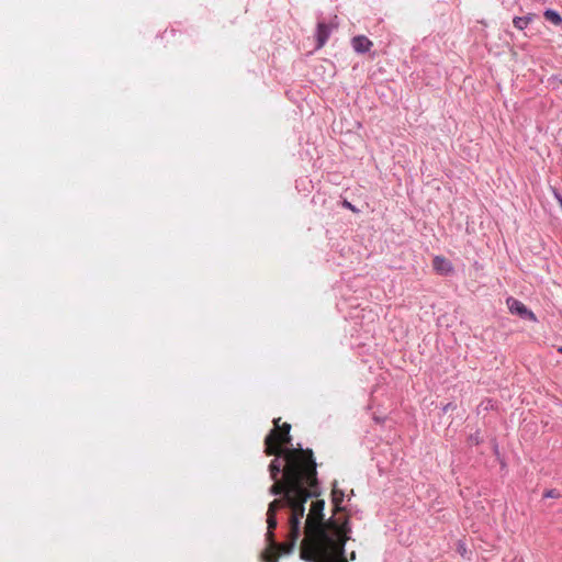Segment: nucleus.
Listing matches in <instances>:
<instances>
[{"instance_id": "obj_2", "label": "nucleus", "mask_w": 562, "mask_h": 562, "mask_svg": "<svg viewBox=\"0 0 562 562\" xmlns=\"http://www.w3.org/2000/svg\"><path fill=\"white\" fill-rule=\"evenodd\" d=\"M325 501L315 497L311 502L305 519L304 535L301 542L335 559H347L345 546L350 539L349 518L339 524L333 518L325 519Z\"/></svg>"}, {"instance_id": "obj_14", "label": "nucleus", "mask_w": 562, "mask_h": 562, "mask_svg": "<svg viewBox=\"0 0 562 562\" xmlns=\"http://www.w3.org/2000/svg\"><path fill=\"white\" fill-rule=\"evenodd\" d=\"M342 205L346 207V209H349L350 211L352 212H357L356 207L348 201H344Z\"/></svg>"}, {"instance_id": "obj_12", "label": "nucleus", "mask_w": 562, "mask_h": 562, "mask_svg": "<svg viewBox=\"0 0 562 562\" xmlns=\"http://www.w3.org/2000/svg\"><path fill=\"white\" fill-rule=\"evenodd\" d=\"M544 18H546V20L552 22L555 25H559L562 22L561 15L553 10H547L544 12Z\"/></svg>"}, {"instance_id": "obj_11", "label": "nucleus", "mask_w": 562, "mask_h": 562, "mask_svg": "<svg viewBox=\"0 0 562 562\" xmlns=\"http://www.w3.org/2000/svg\"><path fill=\"white\" fill-rule=\"evenodd\" d=\"M531 21L532 14L526 16H516L513 20V24L518 30H525Z\"/></svg>"}, {"instance_id": "obj_10", "label": "nucleus", "mask_w": 562, "mask_h": 562, "mask_svg": "<svg viewBox=\"0 0 562 562\" xmlns=\"http://www.w3.org/2000/svg\"><path fill=\"white\" fill-rule=\"evenodd\" d=\"M271 479L276 482L284 480V468L281 470V465L277 459L272 460L269 465Z\"/></svg>"}, {"instance_id": "obj_9", "label": "nucleus", "mask_w": 562, "mask_h": 562, "mask_svg": "<svg viewBox=\"0 0 562 562\" xmlns=\"http://www.w3.org/2000/svg\"><path fill=\"white\" fill-rule=\"evenodd\" d=\"M345 494L341 490L337 488L336 486L333 487L331 491V502L334 505V514H337L339 512H342L345 508L341 506V503L344 501Z\"/></svg>"}, {"instance_id": "obj_1", "label": "nucleus", "mask_w": 562, "mask_h": 562, "mask_svg": "<svg viewBox=\"0 0 562 562\" xmlns=\"http://www.w3.org/2000/svg\"><path fill=\"white\" fill-rule=\"evenodd\" d=\"M271 495H280L273 499L267 510L268 548L262 553L265 562H278L280 553H290L300 536L301 524L305 515L308 499L319 497L318 481L310 482L299 479L293 458L284 473V480L270 487Z\"/></svg>"}, {"instance_id": "obj_7", "label": "nucleus", "mask_w": 562, "mask_h": 562, "mask_svg": "<svg viewBox=\"0 0 562 562\" xmlns=\"http://www.w3.org/2000/svg\"><path fill=\"white\" fill-rule=\"evenodd\" d=\"M335 27H336V25L318 23L317 33H316V38H317L316 48H322L325 45V43L329 38V35H330L333 29H335Z\"/></svg>"}, {"instance_id": "obj_15", "label": "nucleus", "mask_w": 562, "mask_h": 562, "mask_svg": "<svg viewBox=\"0 0 562 562\" xmlns=\"http://www.w3.org/2000/svg\"><path fill=\"white\" fill-rule=\"evenodd\" d=\"M280 422H281L280 417L273 419V425H274L273 429H278L281 426Z\"/></svg>"}, {"instance_id": "obj_8", "label": "nucleus", "mask_w": 562, "mask_h": 562, "mask_svg": "<svg viewBox=\"0 0 562 562\" xmlns=\"http://www.w3.org/2000/svg\"><path fill=\"white\" fill-rule=\"evenodd\" d=\"M351 44L353 49L360 54L369 52L373 45V43L364 35L355 36Z\"/></svg>"}, {"instance_id": "obj_5", "label": "nucleus", "mask_w": 562, "mask_h": 562, "mask_svg": "<svg viewBox=\"0 0 562 562\" xmlns=\"http://www.w3.org/2000/svg\"><path fill=\"white\" fill-rule=\"evenodd\" d=\"M506 305L512 314H517L522 318H528L533 322L537 319L535 314L529 311L524 303L514 297H508L506 300Z\"/></svg>"}, {"instance_id": "obj_3", "label": "nucleus", "mask_w": 562, "mask_h": 562, "mask_svg": "<svg viewBox=\"0 0 562 562\" xmlns=\"http://www.w3.org/2000/svg\"><path fill=\"white\" fill-rule=\"evenodd\" d=\"M291 425L283 423L278 429H272L265 438V452L267 456L283 457L284 472L288 470L291 459L295 461L297 476L301 480L316 482L317 471L313 451L311 449H290L284 448L290 445L292 437L290 435Z\"/></svg>"}, {"instance_id": "obj_6", "label": "nucleus", "mask_w": 562, "mask_h": 562, "mask_svg": "<svg viewBox=\"0 0 562 562\" xmlns=\"http://www.w3.org/2000/svg\"><path fill=\"white\" fill-rule=\"evenodd\" d=\"M434 270L441 276H449L453 272V266L450 260L443 256H436L432 260Z\"/></svg>"}, {"instance_id": "obj_13", "label": "nucleus", "mask_w": 562, "mask_h": 562, "mask_svg": "<svg viewBox=\"0 0 562 562\" xmlns=\"http://www.w3.org/2000/svg\"><path fill=\"white\" fill-rule=\"evenodd\" d=\"M561 495L559 493V491L552 488V490H547L544 493H543V497L546 498H559Z\"/></svg>"}, {"instance_id": "obj_16", "label": "nucleus", "mask_w": 562, "mask_h": 562, "mask_svg": "<svg viewBox=\"0 0 562 562\" xmlns=\"http://www.w3.org/2000/svg\"><path fill=\"white\" fill-rule=\"evenodd\" d=\"M555 196H557V199H558V201H559V203H560V205L562 207V196L559 195L558 193H555Z\"/></svg>"}, {"instance_id": "obj_18", "label": "nucleus", "mask_w": 562, "mask_h": 562, "mask_svg": "<svg viewBox=\"0 0 562 562\" xmlns=\"http://www.w3.org/2000/svg\"><path fill=\"white\" fill-rule=\"evenodd\" d=\"M558 351L562 353V347H560V348L558 349Z\"/></svg>"}, {"instance_id": "obj_17", "label": "nucleus", "mask_w": 562, "mask_h": 562, "mask_svg": "<svg viewBox=\"0 0 562 562\" xmlns=\"http://www.w3.org/2000/svg\"><path fill=\"white\" fill-rule=\"evenodd\" d=\"M356 559V552L352 551L351 554H350V560H355Z\"/></svg>"}, {"instance_id": "obj_4", "label": "nucleus", "mask_w": 562, "mask_h": 562, "mask_svg": "<svg viewBox=\"0 0 562 562\" xmlns=\"http://www.w3.org/2000/svg\"><path fill=\"white\" fill-rule=\"evenodd\" d=\"M301 558L310 562H348L347 559H335L303 542H301Z\"/></svg>"}]
</instances>
